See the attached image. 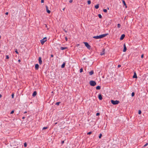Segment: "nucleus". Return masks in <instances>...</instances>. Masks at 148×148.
Listing matches in <instances>:
<instances>
[{"mask_svg": "<svg viewBox=\"0 0 148 148\" xmlns=\"http://www.w3.org/2000/svg\"><path fill=\"white\" fill-rule=\"evenodd\" d=\"M108 10H109V8H108Z\"/></svg>", "mask_w": 148, "mask_h": 148, "instance_id": "obj_56", "label": "nucleus"}, {"mask_svg": "<svg viewBox=\"0 0 148 148\" xmlns=\"http://www.w3.org/2000/svg\"><path fill=\"white\" fill-rule=\"evenodd\" d=\"M103 11L105 12H107V10L106 9H103Z\"/></svg>", "mask_w": 148, "mask_h": 148, "instance_id": "obj_28", "label": "nucleus"}, {"mask_svg": "<svg viewBox=\"0 0 148 148\" xmlns=\"http://www.w3.org/2000/svg\"><path fill=\"white\" fill-rule=\"evenodd\" d=\"M18 61L20 62H21V60H18Z\"/></svg>", "mask_w": 148, "mask_h": 148, "instance_id": "obj_49", "label": "nucleus"}, {"mask_svg": "<svg viewBox=\"0 0 148 148\" xmlns=\"http://www.w3.org/2000/svg\"><path fill=\"white\" fill-rule=\"evenodd\" d=\"M39 62L40 64H41L42 63V61L41 57H39L38 59Z\"/></svg>", "mask_w": 148, "mask_h": 148, "instance_id": "obj_5", "label": "nucleus"}, {"mask_svg": "<svg viewBox=\"0 0 148 148\" xmlns=\"http://www.w3.org/2000/svg\"><path fill=\"white\" fill-rule=\"evenodd\" d=\"M122 2H123V3L124 4V5L125 6V8H127V6H126V4L125 3V1L124 0H123Z\"/></svg>", "mask_w": 148, "mask_h": 148, "instance_id": "obj_17", "label": "nucleus"}, {"mask_svg": "<svg viewBox=\"0 0 148 148\" xmlns=\"http://www.w3.org/2000/svg\"><path fill=\"white\" fill-rule=\"evenodd\" d=\"M6 59H8L9 58V57L8 55L6 56Z\"/></svg>", "mask_w": 148, "mask_h": 148, "instance_id": "obj_34", "label": "nucleus"}, {"mask_svg": "<svg viewBox=\"0 0 148 148\" xmlns=\"http://www.w3.org/2000/svg\"><path fill=\"white\" fill-rule=\"evenodd\" d=\"M14 96V93H12V98H13Z\"/></svg>", "mask_w": 148, "mask_h": 148, "instance_id": "obj_33", "label": "nucleus"}, {"mask_svg": "<svg viewBox=\"0 0 148 148\" xmlns=\"http://www.w3.org/2000/svg\"><path fill=\"white\" fill-rule=\"evenodd\" d=\"M123 46H124V49H123V51L124 52H125L126 51V50H127V48L125 44H124Z\"/></svg>", "mask_w": 148, "mask_h": 148, "instance_id": "obj_8", "label": "nucleus"}, {"mask_svg": "<svg viewBox=\"0 0 148 148\" xmlns=\"http://www.w3.org/2000/svg\"><path fill=\"white\" fill-rule=\"evenodd\" d=\"M143 56H144L143 54L141 56V58H143Z\"/></svg>", "mask_w": 148, "mask_h": 148, "instance_id": "obj_43", "label": "nucleus"}, {"mask_svg": "<svg viewBox=\"0 0 148 148\" xmlns=\"http://www.w3.org/2000/svg\"><path fill=\"white\" fill-rule=\"evenodd\" d=\"M44 0H41V2L42 3H43L44 2Z\"/></svg>", "mask_w": 148, "mask_h": 148, "instance_id": "obj_41", "label": "nucleus"}, {"mask_svg": "<svg viewBox=\"0 0 148 148\" xmlns=\"http://www.w3.org/2000/svg\"><path fill=\"white\" fill-rule=\"evenodd\" d=\"M133 78H137V77L136 74L135 72L134 73V75L133 76Z\"/></svg>", "mask_w": 148, "mask_h": 148, "instance_id": "obj_11", "label": "nucleus"}, {"mask_svg": "<svg viewBox=\"0 0 148 148\" xmlns=\"http://www.w3.org/2000/svg\"><path fill=\"white\" fill-rule=\"evenodd\" d=\"M57 123H55V124H57Z\"/></svg>", "mask_w": 148, "mask_h": 148, "instance_id": "obj_55", "label": "nucleus"}, {"mask_svg": "<svg viewBox=\"0 0 148 148\" xmlns=\"http://www.w3.org/2000/svg\"><path fill=\"white\" fill-rule=\"evenodd\" d=\"M90 85L92 86H94L96 84V83L95 81H90Z\"/></svg>", "mask_w": 148, "mask_h": 148, "instance_id": "obj_1", "label": "nucleus"}, {"mask_svg": "<svg viewBox=\"0 0 148 148\" xmlns=\"http://www.w3.org/2000/svg\"><path fill=\"white\" fill-rule=\"evenodd\" d=\"M91 2L90 0H88V4L89 5L91 3Z\"/></svg>", "mask_w": 148, "mask_h": 148, "instance_id": "obj_25", "label": "nucleus"}, {"mask_svg": "<svg viewBox=\"0 0 148 148\" xmlns=\"http://www.w3.org/2000/svg\"><path fill=\"white\" fill-rule=\"evenodd\" d=\"M95 8L96 9H97L99 8V4H97V5H95Z\"/></svg>", "mask_w": 148, "mask_h": 148, "instance_id": "obj_18", "label": "nucleus"}, {"mask_svg": "<svg viewBox=\"0 0 148 148\" xmlns=\"http://www.w3.org/2000/svg\"><path fill=\"white\" fill-rule=\"evenodd\" d=\"M46 10H47V12L49 14L51 12V11L50 10H48V7L47 5H46Z\"/></svg>", "mask_w": 148, "mask_h": 148, "instance_id": "obj_9", "label": "nucleus"}, {"mask_svg": "<svg viewBox=\"0 0 148 148\" xmlns=\"http://www.w3.org/2000/svg\"><path fill=\"white\" fill-rule=\"evenodd\" d=\"M47 128V127H44L42 128V130L46 129Z\"/></svg>", "mask_w": 148, "mask_h": 148, "instance_id": "obj_35", "label": "nucleus"}, {"mask_svg": "<svg viewBox=\"0 0 148 148\" xmlns=\"http://www.w3.org/2000/svg\"><path fill=\"white\" fill-rule=\"evenodd\" d=\"M60 102H56V105H57V106H58V105H59L60 104Z\"/></svg>", "mask_w": 148, "mask_h": 148, "instance_id": "obj_22", "label": "nucleus"}, {"mask_svg": "<svg viewBox=\"0 0 148 148\" xmlns=\"http://www.w3.org/2000/svg\"><path fill=\"white\" fill-rule=\"evenodd\" d=\"M98 16L99 18H102V16L100 14H99Z\"/></svg>", "mask_w": 148, "mask_h": 148, "instance_id": "obj_23", "label": "nucleus"}, {"mask_svg": "<svg viewBox=\"0 0 148 148\" xmlns=\"http://www.w3.org/2000/svg\"><path fill=\"white\" fill-rule=\"evenodd\" d=\"M102 134H99V138H101V137L102 136Z\"/></svg>", "mask_w": 148, "mask_h": 148, "instance_id": "obj_31", "label": "nucleus"}, {"mask_svg": "<svg viewBox=\"0 0 148 148\" xmlns=\"http://www.w3.org/2000/svg\"><path fill=\"white\" fill-rule=\"evenodd\" d=\"M65 62H64L61 65V68H64L65 66Z\"/></svg>", "mask_w": 148, "mask_h": 148, "instance_id": "obj_20", "label": "nucleus"}, {"mask_svg": "<svg viewBox=\"0 0 148 148\" xmlns=\"http://www.w3.org/2000/svg\"><path fill=\"white\" fill-rule=\"evenodd\" d=\"M148 145V143H147L145 145H144V146L143 147V148L145 147L147 145Z\"/></svg>", "mask_w": 148, "mask_h": 148, "instance_id": "obj_24", "label": "nucleus"}, {"mask_svg": "<svg viewBox=\"0 0 148 148\" xmlns=\"http://www.w3.org/2000/svg\"><path fill=\"white\" fill-rule=\"evenodd\" d=\"M51 57H53V55H51Z\"/></svg>", "mask_w": 148, "mask_h": 148, "instance_id": "obj_50", "label": "nucleus"}, {"mask_svg": "<svg viewBox=\"0 0 148 148\" xmlns=\"http://www.w3.org/2000/svg\"><path fill=\"white\" fill-rule=\"evenodd\" d=\"M84 44H85V46L88 48L89 49L90 48V46L88 44L87 42H84Z\"/></svg>", "mask_w": 148, "mask_h": 148, "instance_id": "obj_4", "label": "nucleus"}, {"mask_svg": "<svg viewBox=\"0 0 148 148\" xmlns=\"http://www.w3.org/2000/svg\"><path fill=\"white\" fill-rule=\"evenodd\" d=\"M8 12H6V13H5V14L6 15H8Z\"/></svg>", "mask_w": 148, "mask_h": 148, "instance_id": "obj_45", "label": "nucleus"}, {"mask_svg": "<svg viewBox=\"0 0 148 148\" xmlns=\"http://www.w3.org/2000/svg\"><path fill=\"white\" fill-rule=\"evenodd\" d=\"M73 2V0H70L69 1V3H71Z\"/></svg>", "mask_w": 148, "mask_h": 148, "instance_id": "obj_40", "label": "nucleus"}, {"mask_svg": "<svg viewBox=\"0 0 148 148\" xmlns=\"http://www.w3.org/2000/svg\"><path fill=\"white\" fill-rule=\"evenodd\" d=\"M64 32H67V31L66 30H64Z\"/></svg>", "mask_w": 148, "mask_h": 148, "instance_id": "obj_53", "label": "nucleus"}, {"mask_svg": "<svg viewBox=\"0 0 148 148\" xmlns=\"http://www.w3.org/2000/svg\"><path fill=\"white\" fill-rule=\"evenodd\" d=\"M83 71V69L82 68H81L79 70V72L80 73H81Z\"/></svg>", "mask_w": 148, "mask_h": 148, "instance_id": "obj_30", "label": "nucleus"}, {"mask_svg": "<svg viewBox=\"0 0 148 148\" xmlns=\"http://www.w3.org/2000/svg\"><path fill=\"white\" fill-rule=\"evenodd\" d=\"M89 73L90 75H92L94 73V72L93 71H91L90 72H89Z\"/></svg>", "mask_w": 148, "mask_h": 148, "instance_id": "obj_16", "label": "nucleus"}, {"mask_svg": "<svg viewBox=\"0 0 148 148\" xmlns=\"http://www.w3.org/2000/svg\"><path fill=\"white\" fill-rule=\"evenodd\" d=\"M27 113V112L25 111V112H24V114H25V113Z\"/></svg>", "mask_w": 148, "mask_h": 148, "instance_id": "obj_51", "label": "nucleus"}, {"mask_svg": "<svg viewBox=\"0 0 148 148\" xmlns=\"http://www.w3.org/2000/svg\"><path fill=\"white\" fill-rule=\"evenodd\" d=\"M101 88V87L99 86H98L96 87V89L97 90H99Z\"/></svg>", "mask_w": 148, "mask_h": 148, "instance_id": "obj_21", "label": "nucleus"}, {"mask_svg": "<svg viewBox=\"0 0 148 148\" xmlns=\"http://www.w3.org/2000/svg\"><path fill=\"white\" fill-rule=\"evenodd\" d=\"M125 35L124 34H123L121 36L120 38V40H122L125 37Z\"/></svg>", "mask_w": 148, "mask_h": 148, "instance_id": "obj_10", "label": "nucleus"}, {"mask_svg": "<svg viewBox=\"0 0 148 148\" xmlns=\"http://www.w3.org/2000/svg\"><path fill=\"white\" fill-rule=\"evenodd\" d=\"M2 97V95L1 94H0V98H1Z\"/></svg>", "mask_w": 148, "mask_h": 148, "instance_id": "obj_52", "label": "nucleus"}, {"mask_svg": "<svg viewBox=\"0 0 148 148\" xmlns=\"http://www.w3.org/2000/svg\"><path fill=\"white\" fill-rule=\"evenodd\" d=\"M35 68L36 69L38 70L39 68V65L38 64H36L35 65Z\"/></svg>", "mask_w": 148, "mask_h": 148, "instance_id": "obj_12", "label": "nucleus"}, {"mask_svg": "<svg viewBox=\"0 0 148 148\" xmlns=\"http://www.w3.org/2000/svg\"><path fill=\"white\" fill-rule=\"evenodd\" d=\"M94 38H95V39H100L101 38V36L100 35L99 36H94L93 37Z\"/></svg>", "mask_w": 148, "mask_h": 148, "instance_id": "obj_7", "label": "nucleus"}, {"mask_svg": "<svg viewBox=\"0 0 148 148\" xmlns=\"http://www.w3.org/2000/svg\"><path fill=\"white\" fill-rule=\"evenodd\" d=\"M44 25L45 26V27H47V25L46 24H44Z\"/></svg>", "mask_w": 148, "mask_h": 148, "instance_id": "obj_42", "label": "nucleus"}, {"mask_svg": "<svg viewBox=\"0 0 148 148\" xmlns=\"http://www.w3.org/2000/svg\"><path fill=\"white\" fill-rule=\"evenodd\" d=\"M92 133V132H90L87 133V134L90 135Z\"/></svg>", "mask_w": 148, "mask_h": 148, "instance_id": "obj_36", "label": "nucleus"}, {"mask_svg": "<svg viewBox=\"0 0 148 148\" xmlns=\"http://www.w3.org/2000/svg\"><path fill=\"white\" fill-rule=\"evenodd\" d=\"M121 25L120 24H117V27L118 28H120L121 27Z\"/></svg>", "mask_w": 148, "mask_h": 148, "instance_id": "obj_26", "label": "nucleus"}, {"mask_svg": "<svg viewBox=\"0 0 148 148\" xmlns=\"http://www.w3.org/2000/svg\"><path fill=\"white\" fill-rule=\"evenodd\" d=\"M99 114H100L99 113H96V115L97 116H98V115H99Z\"/></svg>", "mask_w": 148, "mask_h": 148, "instance_id": "obj_39", "label": "nucleus"}, {"mask_svg": "<svg viewBox=\"0 0 148 148\" xmlns=\"http://www.w3.org/2000/svg\"><path fill=\"white\" fill-rule=\"evenodd\" d=\"M111 102L114 105H116L118 104L119 103V101L117 100L114 101L113 100H112L111 101Z\"/></svg>", "mask_w": 148, "mask_h": 148, "instance_id": "obj_2", "label": "nucleus"}, {"mask_svg": "<svg viewBox=\"0 0 148 148\" xmlns=\"http://www.w3.org/2000/svg\"><path fill=\"white\" fill-rule=\"evenodd\" d=\"M15 52L17 54H18V52L17 51V49H15Z\"/></svg>", "mask_w": 148, "mask_h": 148, "instance_id": "obj_27", "label": "nucleus"}, {"mask_svg": "<svg viewBox=\"0 0 148 148\" xmlns=\"http://www.w3.org/2000/svg\"><path fill=\"white\" fill-rule=\"evenodd\" d=\"M47 41V38L45 37L43 39L40 40V42L42 45H43L44 42Z\"/></svg>", "mask_w": 148, "mask_h": 148, "instance_id": "obj_3", "label": "nucleus"}, {"mask_svg": "<svg viewBox=\"0 0 148 148\" xmlns=\"http://www.w3.org/2000/svg\"><path fill=\"white\" fill-rule=\"evenodd\" d=\"M135 93L134 92H132V96L133 97Z\"/></svg>", "mask_w": 148, "mask_h": 148, "instance_id": "obj_29", "label": "nucleus"}, {"mask_svg": "<svg viewBox=\"0 0 148 148\" xmlns=\"http://www.w3.org/2000/svg\"><path fill=\"white\" fill-rule=\"evenodd\" d=\"M105 49H103V51L101 52L100 53V55L101 56L104 55L105 53L104 51H105Z\"/></svg>", "mask_w": 148, "mask_h": 148, "instance_id": "obj_14", "label": "nucleus"}, {"mask_svg": "<svg viewBox=\"0 0 148 148\" xmlns=\"http://www.w3.org/2000/svg\"><path fill=\"white\" fill-rule=\"evenodd\" d=\"M121 66V65H118V67H120Z\"/></svg>", "mask_w": 148, "mask_h": 148, "instance_id": "obj_46", "label": "nucleus"}, {"mask_svg": "<svg viewBox=\"0 0 148 148\" xmlns=\"http://www.w3.org/2000/svg\"><path fill=\"white\" fill-rule=\"evenodd\" d=\"M141 113V112L140 110H139L138 111V114H140Z\"/></svg>", "mask_w": 148, "mask_h": 148, "instance_id": "obj_37", "label": "nucleus"}, {"mask_svg": "<svg viewBox=\"0 0 148 148\" xmlns=\"http://www.w3.org/2000/svg\"><path fill=\"white\" fill-rule=\"evenodd\" d=\"M108 35V34H103L102 35H100L101 38H103V37L106 36Z\"/></svg>", "mask_w": 148, "mask_h": 148, "instance_id": "obj_6", "label": "nucleus"}, {"mask_svg": "<svg viewBox=\"0 0 148 148\" xmlns=\"http://www.w3.org/2000/svg\"><path fill=\"white\" fill-rule=\"evenodd\" d=\"M14 110H12V111L11 112V113H10V114H12L13 113H14Z\"/></svg>", "mask_w": 148, "mask_h": 148, "instance_id": "obj_38", "label": "nucleus"}, {"mask_svg": "<svg viewBox=\"0 0 148 148\" xmlns=\"http://www.w3.org/2000/svg\"><path fill=\"white\" fill-rule=\"evenodd\" d=\"M67 48L66 47H60V49L62 50H64V49H66Z\"/></svg>", "mask_w": 148, "mask_h": 148, "instance_id": "obj_19", "label": "nucleus"}, {"mask_svg": "<svg viewBox=\"0 0 148 148\" xmlns=\"http://www.w3.org/2000/svg\"><path fill=\"white\" fill-rule=\"evenodd\" d=\"M27 143H24V146L25 147H26L27 146Z\"/></svg>", "mask_w": 148, "mask_h": 148, "instance_id": "obj_32", "label": "nucleus"}, {"mask_svg": "<svg viewBox=\"0 0 148 148\" xmlns=\"http://www.w3.org/2000/svg\"><path fill=\"white\" fill-rule=\"evenodd\" d=\"M65 39L67 41V38L66 37H65Z\"/></svg>", "mask_w": 148, "mask_h": 148, "instance_id": "obj_44", "label": "nucleus"}, {"mask_svg": "<svg viewBox=\"0 0 148 148\" xmlns=\"http://www.w3.org/2000/svg\"><path fill=\"white\" fill-rule=\"evenodd\" d=\"M25 117L23 116V117H22V119H25Z\"/></svg>", "mask_w": 148, "mask_h": 148, "instance_id": "obj_48", "label": "nucleus"}, {"mask_svg": "<svg viewBox=\"0 0 148 148\" xmlns=\"http://www.w3.org/2000/svg\"><path fill=\"white\" fill-rule=\"evenodd\" d=\"M64 9H65V8H63V10H64Z\"/></svg>", "mask_w": 148, "mask_h": 148, "instance_id": "obj_54", "label": "nucleus"}, {"mask_svg": "<svg viewBox=\"0 0 148 148\" xmlns=\"http://www.w3.org/2000/svg\"><path fill=\"white\" fill-rule=\"evenodd\" d=\"M64 141H62L61 143L62 144H63L64 143Z\"/></svg>", "mask_w": 148, "mask_h": 148, "instance_id": "obj_47", "label": "nucleus"}, {"mask_svg": "<svg viewBox=\"0 0 148 148\" xmlns=\"http://www.w3.org/2000/svg\"><path fill=\"white\" fill-rule=\"evenodd\" d=\"M37 94V92L36 91H35L32 94V96L33 97H35L36 95Z\"/></svg>", "mask_w": 148, "mask_h": 148, "instance_id": "obj_13", "label": "nucleus"}, {"mask_svg": "<svg viewBox=\"0 0 148 148\" xmlns=\"http://www.w3.org/2000/svg\"><path fill=\"white\" fill-rule=\"evenodd\" d=\"M98 98H99V99L100 100H101L102 99V96L101 94H100L99 95Z\"/></svg>", "mask_w": 148, "mask_h": 148, "instance_id": "obj_15", "label": "nucleus"}]
</instances>
